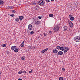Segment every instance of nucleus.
I'll return each instance as SVG.
<instances>
[{
    "mask_svg": "<svg viewBox=\"0 0 80 80\" xmlns=\"http://www.w3.org/2000/svg\"><path fill=\"white\" fill-rule=\"evenodd\" d=\"M21 59L22 60H23L25 59V57H22L21 58Z\"/></svg>",
    "mask_w": 80,
    "mask_h": 80,
    "instance_id": "6ab92c4d",
    "label": "nucleus"
},
{
    "mask_svg": "<svg viewBox=\"0 0 80 80\" xmlns=\"http://www.w3.org/2000/svg\"><path fill=\"white\" fill-rule=\"evenodd\" d=\"M49 33H50V34H51L52 33V31H49Z\"/></svg>",
    "mask_w": 80,
    "mask_h": 80,
    "instance_id": "58836bf2",
    "label": "nucleus"
},
{
    "mask_svg": "<svg viewBox=\"0 0 80 80\" xmlns=\"http://www.w3.org/2000/svg\"><path fill=\"white\" fill-rule=\"evenodd\" d=\"M64 48L63 47V46H62V47H61V48H60V50H62V51H63L64 52Z\"/></svg>",
    "mask_w": 80,
    "mask_h": 80,
    "instance_id": "ddd939ff",
    "label": "nucleus"
},
{
    "mask_svg": "<svg viewBox=\"0 0 80 80\" xmlns=\"http://www.w3.org/2000/svg\"><path fill=\"white\" fill-rule=\"evenodd\" d=\"M70 19L71 21H73L74 20V17H72L70 18Z\"/></svg>",
    "mask_w": 80,
    "mask_h": 80,
    "instance_id": "a211bd4d",
    "label": "nucleus"
},
{
    "mask_svg": "<svg viewBox=\"0 0 80 80\" xmlns=\"http://www.w3.org/2000/svg\"><path fill=\"white\" fill-rule=\"evenodd\" d=\"M15 20L16 22H19V20H20V19H18V18H16L15 19Z\"/></svg>",
    "mask_w": 80,
    "mask_h": 80,
    "instance_id": "dca6fc26",
    "label": "nucleus"
},
{
    "mask_svg": "<svg viewBox=\"0 0 80 80\" xmlns=\"http://www.w3.org/2000/svg\"><path fill=\"white\" fill-rule=\"evenodd\" d=\"M74 40L77 42H80V37L79 36H76L74 38Z\"/></svg>",
    "mask_w": 80,
    "mask_h": 80,
    "instance_id": "7ed1b4c3",
    "label": "nucleus"
},
{
    "mask_svg": "<svg viewBox=\"0 0 80 80\" xmlns=\"http://www.w3.org/2000/svg\"><path fill=\"white\" fill-rule=\"evenodd\" d=\"M35 3H31V5H35Z\"/></svg>",
    "mask_w": 80,
    "mask_h": 80,
    "instance_id": "72a5a7b5",
    "label": "nucleus"
},
{
    "mask_svg": "<svg viewBox=\"0 0 80 80\" xmlns=\"http://www.w3.org/2000/svg\"><path fill=\"white\" fill-rule=\"evenodd\" d=\"M44 52H46V51H47V50H48V48H47L45 49H44Z\"/></svg>",
    "mask_w": 80,
    "mask_h": 80,
    "instance_id": "a878e982",
    "label": "nucleus"
},
{
    "mask_svg": "<svg viewBox=\"0 0 80 80\" xmlns=\"http://www.w3.org/2000/svg\"><path fill=\"white\" fill-rule=\"evenodd\" d=\"M18 50H18V48H16V49H15L14 51V52L17 53L18 52Z\"/></svg>",
    "mask_w": 80,
    "mask_h": 80,
    "instance_id": "2eb2a0df",
    "label": "nucleus"
},
{
    "mask_svg": "<svg viewBox=\"0 0 80 80\" xmlns=\"http://www.w3.org/2000/svg\"><path fill=\"white\" fill-rule=\"evenodd\" d=\"M35 24L36 25H39L40 24V21H36L35 22Z\"/></svg>",
    "mask_w": 80,
    "mask_h": 80,
    "instance_id": "0eeeda50",
    "label": "nucleus"
},
{
    "mask_svg": "<svg viewBox=\"0 0 80 80\" xmlns=\"http://www.w3.org/2000/svg\"><path fill=\"white\" fill-rule=\"evenodd\" d=\"M11 17H13L14 16H15V14H12L10 15Z\"/></svg>",
    "mask_w": 80,
    "mask_h": 80,
    "instance_id": "c85d7f7f",
    "label": "nucleus"
},
{
    "mask_svg": "<svg viewBox=\"0 0 80 80\" xmlns=\"http://www.w3.org/2000/svg\"><path fill=\"white\" fill-rule=\"evenodd\" d=\"M1 74H2V71H0V75Z\"/></svg>",
    "mask_w": 80,
    "mask_h": 80,
    "instance_id": "37998d69",
    "label": "nucleus"
},
{
    "mask_svg": "<svg viewBox=\"0 0 80 80\" xmlns=\"http://www.w3.org/2000/svg\"><path fill=\"white\" fill-rule=\"evenodd\" d=\"M25 42V41H23L22 42V44H24V43Z\"/></svg>",
    "mask_w": 80,
    "mask_h": 80,
    "instance_id": "ea45409f",
    "label": "nucleus"
},
{
    "mask_svg": "<svg viewBox=\"0 0 80 80\" xmlns=\"http://www.w3.org/2000/svg\"><path fill=\"white\" fill-rule=\"evenodd\" d=\"M22 70L20 71L19 72H18V73L19 74H22Z\"/></svg>",
    "mask_w": 80,
    "mask_h": 80,
    "instance_id": "393cba45",
    "label": "nucleus"
},
{
    "mask_svg": "<svg viewBox=\"0 0 80 80\" xmlns=\"http://www.w3.org/2000/svg\"><path fill=\"white\" fill-rule=\"evenodd\" d=\"M79 22H80V20H79Z\"/></svg>",
    "mask_w": 80,
    "mask_h": 80,
    "instance_id": "49530a36",
    "label": "nucleus"
},
{
    "mask_svg": "<svg viewBox=\"0 0 80 80\" xmlns=\"http://www.w3.org/2000/svg\"><path fill=\"white\" fill-rule=\"evenodd\" d=\"M38 18H39V19H41V17L39 16L38 17Z\"/></svg>",
    "mask_w": 80,
    "mask_h": 80,
    "instance_id": "4c0bfd02",
    "label": "nucleus"
},
{
    "mask_svg": "<svg viewBox=\"0 0 80 80\" xmlns=\"http://www.w3.org/2000/svg\"><path fill=\"white\" fill-rule=\"evenodd\" d=\"M68 50H69V48L68 47H66L65 48H64V53H67V52H68Z\"/></svg>",
    "mask_w": 80,
    "mask_h": 80,
    "instance_id": "20e7f679",
    "label": "nucleus"
},
{
    "mask_svg": "<svg viewBox=\"0 0 80 80\" xmlns=\"http://www.w3.org/2000/svg\"><path fill=\"white\" fill-rule=\"evenodd\" d=\"M21 46L22 47H24V44H21Z\"/></svg>",
    "mask_w": 80,
    "mask_h": 80,
    "instance_id": "c756f323",
    "label": "nucleus"
},
{
    "mask_svg": "<svg viewBox=\"0 0 80 80\" xmlns=\"http://www.w3.org/2000/svg\"><path fill=\"white\" fill-rule=\"evenodd\" d=\"M52 29L54 31V32H57L60 30V27H58V26L56 25L52 28Z\"/></svg>",
    "mask_w": 80,
    "mask_h": 80,
    "instance_id": "f257e3e1",
    "label": "nucleus"
},
{
    "mask_svg": "<svg viewBox=\"0 0 80 80\" xmlns=\"http://www.w3.org/2000/svg\"><path fill=\"white\" fill-rule=\"evenodd\" d=\"M61 47L60 46H58L57 47V49H58V50H59V49H60V48H61Z\"/></svg>",
    "mask_w": 80,
    "mask_h": 80,
    "instance_id": "b1692460",
    "label": "nucleus"
},
{
    "mask_svg": "<svg viewBox=\"0 0 80 80\" xmlns=\"http://www.w3.org/2000/svg\"><path fill=\"white\" fill-rule=\"evenodd\" d=\"M22 73H27V71H22Z\"/></svg>",
    "mask_w": 80,
    "mask_h": 80,
    "instance_id": "e433bc0d",
    "label": "nucleus"
},
{
    "mask_svg": "<svg viewBox=\"0 0 80 80\" xmlns=\"http://www.w3.org/2000/svg\"><path fill=\"white\" fill-rule=\"evenodd\" d=\"M58 52V50L57 49H54L53 50V52L54 53H57Z\"/></svg>",
    "mask_w": 80,
    "mask_h": 80,
    "instance_id": "f8f14e48",
    "label": "nucleus"
},
{
    "mask_svg": "<svg viewBox=\"0 0 80 80\" xmlns=\"http://www.w3.org/2000/svg\"><path fill=\"white\" fill-rule=\"evenodd\" d=\"M23 18H24V17H23V16H20L19 17V20H23Z\"/></svg>",
    "mask_w": 80,
    "mask_h": 80,
    "instance_id": "1a4fd4ad",
    "label": "nucleus"
},
{
    "mask_svg": "<svg viewBox=\"0 0 80 80\" xmlns=\"http://www.w3.org/2000/svg\"><path fill=\"white\" fill-rule=\"evenodd\" d=\"M1 47H6V45L5 44H3L1 46Z\"/></svg>",
    "mask_w": 80,
    "mask_h": 80,
    "instance_id": "412c9836",
    "label": "nucleus"
},
{
    "mask_svg": "<svg viewBox=\"0 0 80 80\" xmlns=\"http://www.w3.org/2000/svg\"><path fill=\"white\" fill-rule=\"evenodd\" d=\"M12 12L13 13H15V12H16L15 10H12Z\"/></svg>",
    "mask_w": 80,
    "mask_h": 80,
    "instance_id": "2f4dec72",
    "label": "nucleus"
},
{
    "mask_svg": "<svg viewBox=\"0 0 80 80\" xmlns=\"http://www.w3.org/2000/svg\"><path fill=\"white\" fill-rule=\"evenodd\" d=\"M35 9L36 10H38V9L39 7L38 6H37L35 7Z\"/></svg>",
    "mask_w": 80,
    "mask_h": 80,
    "instance_id": "f3484780",
    "label": "nucleus"
},
{
    "mask_svg": "<svg viewBox=\"0 0 80 80\" xmlns=\"http://www.w3.org/2000/svg\"><path fill=\"white\" fill-rule=\"evenodd\" d=\"M8 9H12V8H13V7L10 6L9 7H8Z\"/></svg>",
    "mask_w": 80,
    "mask_h": 80,
    "instance_id": "4be33fe9",
    "label": "nucleus"
},
{
    "mask_svg": "<svg viewBox=\"0 0 80 80\" xmlns=\"http://www.w3.org/2000/svg\"><path fill=\"white\" fill-rule=\"evenodd\" d=\"M28 28L29 30H32V28H33V26H32L31 24H29L28 26Z\"/></svg>",
    "mask_w": 80,
    "mask_h": 80,
    "instance_id": "39448f33",
    "label": "nucleus"
},
{
    "mask_svg": "<svg viewBox=\"0 0 80 80\" xmlns=\"http://www.w3.org/2000/svg\"><path fill=\"white\" fill-rule=\"evenodd\" d=\"M69 25L71 28H73V23H72V22L70 21Z\"/></svg>",
    "mask_w": 80,
    "mask_h": 80,
    "instance_id": "423d86ee",
    "label": "nucleus"
},
{
    "mask_svg": "<svg viewBox=\"0 0 80 80\" xmlns=\"http://www.w3.org/2000/svg\"><path fill=\"white\" fill-rule=\"evenodd\" d=\"M51 2H53L54 1V0H51Z\"/></svg>",
    "mask_w": 80,
    "mask_h": 80,
    "instance_id": "c03bdc74",
    "label": "nucleus"
},
{
    "mask_svg": "<svg viewBox=\"0 0 80 80\" xmlns=\"http://www.w3.org/2000/svg\"><path fill=\"white\" fill-rule=\"evenodd\" d=\"M18 80H22V79L21 78H19Z\"/></svg>",
    "mask_w": 80,
    "mask_h": 80,
    "instance_id": "79ce46f5",
    "label": "nucleus"
},
{
    "mask_svg": "<svg viewBox=\"0 0 80 80\" xmlns=\"http://www.w3.org/2000/svg\"><path fill=\"white\" fill-rule=\"evenodd\" d=\"M3 3L4 2H3V1L2 0H0V5H3Z\"/></svg>",
    "mask_w": 80,
    "mask_h": 80,
    "instance_id": "9d476101",
    "label": "nucleus"
},
{
    "mask_svg": "<svg viewBox=\"0 0 80 80\" xmlns=\"http://www.w3.org/2000/svg\"><path fill=\"white\" fill-rule=\"evenodd\" d=\"M47 34L46 33H44V36H46L47 35Z\"/></svg>",
    "mask_w": 80,
    "mask_h": 80,
    "instance_id": "a19ab883",
    "label": "nucleus"
},
{
    "mask_svg": "<svg viewBox=\"0 0 80 80\" xmlns=\"http://www.w3.org/2000/svg\"><path fill=\"white\" fill-rule=\"evenodd\" d=\"M49 17H53V14H50L49 15Z\"/></svg>",
    "mask_w": 80,
    "mask_h": 80,
    "instance_id": "aec40b11",
    "label": "nucleus"
},
{
    "mask_svg": "<svg viewBox=\"0 0 80 80\" xmlns=\"http://www.w3.org/2000/svg\"><path fill=\"white\" fill-rule=\"evenodd\" d=\"M63 28L64 30V31H65V30H67V28H67V26H65Z\"/></svg>",
    "mask_w": 80,
    "mask_h": 80,
    "instance_id": "4468645a",
    "label": "nucleus"
},
{
    "mask_svg": "<svg viewBox=\"0 0 80 80\" xmlns=\"http://www.w3.org/2000/svg\"><path fill=\"white\" fill-rule=\"evenodd\" d=\"M62 70L63 71V72H65V69L64 68H62Z\"/></svg>",
    "mask_w": 80,
    "mask_h": 80,
    "instance_id": "bb28decb",
    "label": "nucleus"
},
{
    "mask_svg": "<svg viewBox=\"0 0 80 80\" xmlns=\"http://www.w3.org/2000/svg\"><path fill=\"white\" fill-rule=\"evenodd\" d=\"M33 33H34V32L33 31H31L30 32L31 35H33Z\"/></svg>",
    "mask_w": 80,
    "mask_h": 80,
    "instance_id": "cd10ccee",
    "label": "nucleus"
},
{
    "mask_svg": "<svg viewBox=\"0 0 80 80\" xmlns=\"http://www.w3.org/2000/svg\"><path fill=\"white\" fill-rule=\"evenodd\" d=\"M45 1L46 2H50V0H45Z\"/></svg>",
    "mask_w": 80,
    "mask_h": 80,
    "instance_id": "473e14b6",
    "label": "nucleus"
},
{
    "mask_svg": "<svg viewBox=\"0 0 80 80\" xmlns=\"http://www.w3.org/2000/svg\"><path fill=\"white\" fill-rule=\"evenodd\" d=\"M56 1V0H55Z\"/></svg>",
    "mask_w": 80,
    "mask_h": 80,
    "instance_id": "de8ad7c7",
    "label": "nucleus"
},
{
    "mask_svg": "<svg viewBox=\"0 0 80 80\" xmlns=\"http://www.w3.org/2000/svg\"><path fill=\"white\" fill-rule=\"evenodd\" d=\"M59 80H63V77H61L59 78Z\"/></svg>",
    "mask_w": 80,
    "mask_h": 80,
    "instance_id": "5701e85b",
    "label": "nucleus"
},
{
    "mask_svg": "<svg viewBox=\"0 0 80 80\" xmlns=\"http://www.w3.org/2000/svg\"><path fill=\"white\" fill-rule=\"evenodd\" d=\"M38 3L39 5L42 6V5H44L45 2V1H44V0H41L39 1Z\"/></svg>",
    "mask_w": 80,
    "mask_h": 80,
    "instance_id": "f03ea898",
    "label": "nucleus"
},
{
    "mask_svg": "<svg viewBox=\"0 0 80 80\" xmlns=\"http://www.w3.org/2000/svg\"><path fill=\"white\" fill-rule=\"evenodd\" d=\"M58 54L59 55H63V52L59 51L58 53Z\"/></svg>",
    "mask_w": 80,
    "mask_h": 80,
    "instance_id": "6e6552de",
    "label": "nucleus"
},
{
    "mask_svg": "<svg viewBox=\"0 0 80 80\" xmlns=\"http://www.w3.org/2000/svg\"><path fill=\"white\" fill-rule=\"evenodd\" d=\"M34 49H35V47H34Z\"/></svg>",
    "mask_w": 80,
    "mask_h": 80,
    "instance_id": "a18cd8bd",
    "label": "nucleus"
},
{
    "mask_svg": "<svg viewBox=\"0 0 80 80\" xmlns=\"http://www.w3.org/2000/svg\"><path fill=\"white\" fill-rule=\"evenodd\" d=\"M29 73H32V70H31V71H29Z\"/></svg>",
    "mask_w": 80,
    "mask_h": 80,
    "instance_id": "c9c22d12",
    "label": "nucleus"
},
{
    "mask_svg": "<svg viewBox=\"0 0 80 80\" xmlns=\"http://www.w3.org/2000/svg\"><path fill=\"white\" fill-rule=\"evenodd\" d=\"M16 46H12V47H11V49L12 50H14V49H16Z\"/></svg>",
    "mask_w": 80,
    "mask_h": 80,
    "instance_id": "9b49d317",
    "label": "nucleus"
},
{
    "mask_svg": "<svg viewBox=\"0 0 80 80\" xmlns=\"http://www.w3.org/2000/svg\"><path fill=\"white\" fill-rule=\"evenodd\" d=\"M41 52H42V53H44V52H45V51H44V50H43L42 51H41Z\"/></svg>",
    "mask_w": 80,
    "mask_h": 80,
    "instance_id": "f704fd0d",
    "label": "nucleus"
},
{
    "mask_svg": "<svg viewBox=\"0 0 80 80\" xmlns=\"http://www.w3.org/2000/svg\"><path fill=\"white\" fill-rule=\"evenodd\" d=\"M72 16H72V15H69V18H71V17H72Z\"/></svg>",
    "mask_w": 80,
    "mask_h": 80,
    "instance_id": "7c9ffc66",
    "label": "nucleus"
}]
</instances>
